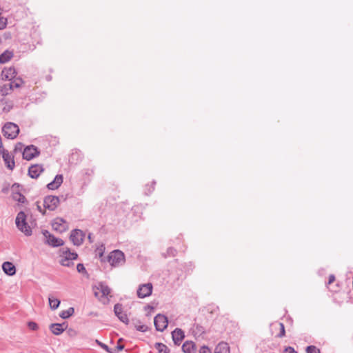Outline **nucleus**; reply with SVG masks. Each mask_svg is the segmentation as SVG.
Here are the masks:
<instances>
[{"label":"nucleus","mask_w":353,"mask_h":353,"mask_svg":"<svg viewBox=\"0 0 353 353\" xmlns=\"http://www.w3.org/2000/svg\"><path fill=\"white\" fill-rule=\"evenodd\" d=\"M172 340L175 344H179L185 337L184 332L179 328H176L172 332Z\"/></svg>","instance_id":"obj_20"},{"label":"nucleus","mask_w":353,"mask_h":353,"mask_svg":"<svg viewBox=\"0 0 353 353\" xmlns=\"http://www.w3.org/2000/svg\"><path fill=\"white\" fill-rule=\"evenodd\" d=\"M43 168L42 165L35 164L31 165L28 169V174L32 179H37L43 172Z\"/></svg>","instance_id":"obj_15"},{"label":"nucleus","mask_w":353,"mask_h":353,"mask_svg":"<svg viewBox=\"0 0 353 353\" xmlns=\"http://www.w3.org/2000/svg\"><path fill=\"white\" fill-rule=\"evenodd\" d=\"M7 19L3 17H0V30H3L6 27Z\"/></svg>","instance_id":"obj_37"},{"label":"nucleus","mask_w":353,"mask_h":353,"mask_svg":"<svg viewBox=\"0 0 353 353\" xmlns=\"http://www.w3.org/2000/svg\"><path fill=\"white\" fill-rule=\"evenodd\" d=\"M88 239L90 242H92L91 234L88 235Z\"/></svg>","instance_id":"obj_47"},{"label":"nucleus","mask_w":353,"mask_h":353,"mask_svg":"<svg viewBox=\"0 0 353 353\" xmlns=\"http://www.w3.org/2000/svg\"><path fill=\"white\" fill-rule=\"evenodd\" d=\"M125 255L123 252L115 250L111 252L108 256V262L112 267H119L124 264Z\"/></svg>","instance_id":"obj_3"},{"label":"nucleus","mask_w":353,"mask_h":353,"mask_svg":"<svg viewBox=\"0 0 353 353\" xmlns=\"http://www.w3.org/2000/svg\"><path fill=\"white\" fill-rule=\"evenodd\" d=\"M155 348L157 349L158 353H170L169 348L163 343H156Z\"/></svg>","instance_id":"obj_29"},{"label":"nucleus","mask_w":353,"mask_h":353,"mask_svg":"<svg viewBox=\"0 0 353 353\" xmlns=\"http://www.w3.org/2000/svg\"><path fill=\"white\" fill-rule=\"evenodd\" d=\"M12 198L14 201L19 203H24L26 201V197L19 192H14L12 193Z\"/></svg>","instance_id":"obj_26"},{"label":"nucleus","mask_w":353,"mask_h":353,"mask_svg":"<svg viewBox=\"0 0 353 353\" xmlns=\"http://www.w3.org/2000/svg\"><path fill=\"white\" fill-rule=\"evenodd\" d=\"M85 234L79 229H74L71 231L70 239L74 245L79 246L83 242Z\"/></svg>","instance_id":"obj_11"},{"label":"nucleus","mask_w":353,"mask_h":353,"mask_svg":"<svg viewBox=\"0 0 353 353\" xmlns=\"http://www.w3.org/2000/svg\"><path fill=\"white\" fill-rule=\"evenodd\" d=\"M52 229L59 233H63L68 229V224L62 218L57 217L52 221Z\"/></svg>","instance_id":"obj_8"},{"label":"nucleus","mask_w":353,"mask_h":353,"mask_svg":"<svg viewBox=\"0 0 353 353\" xmlns=\"http://www.w3.org/2000/svg\"><path fill=\"white\" fill-rule=\"evenodd\" d=\"M1 154H2V157L3 159V161L6 165L7 168L11 170H13L15 166L14 157L5 150H2Z\"/></svg>","instance_id":"obj_14"},{"label":"nucleus","mask_w":353,"mask_h":353,"mask_svg":"<svg viewBox=\"0 0 353 353\" xmlns=\"http://www.w3.org/2000/svg\"><path fill=\"white\" fill-rule=\"evenodd\" d=\"M103 249L104 248L102 246L101 248L99 250H100V253H99L100 257H101L103 256Z\"/></svg>","instance_id":"obj_46"},{"label":"nucleus","mask_w":353,"mask_h":353,"mask_svg":"<svg viewBox=\"0 0 353 353\" xmlns=\"http://www.w3.org/2000/svg\"><path fill=\"white\" fill-rule=\"evenodd\" d=\"M334 280H335L334 275V274H330V276H329L328 284L332 283V282H334Z\"/></svg>","instance_id":"obj_44"},{"label":"nucleus","mask_w":353,"mask_h":353,"mask_svg":"<svg viewBox=\"0 0 353 353\" xmlns=\"http://www.w3.org/2000/svg\"><path fill=\"white\" fill-rule=\"evenodd\" d=\"M199 353H212L211 350L206 345H203L199 350Z\"/></svg>","instance_id":"obj_38"},{"label":"nucleus","mask_w":353,"mask_h":353,"mask_svg":"<svg viewBox=\"0 0 353 353\" xmlns=\"http://www.w3.org/2000/svg\"><path fill=\"white\" fill-rule=\"evenodd\" d=\"M77 270L79 272H81V273H86V270H85V268L83 265V264L82 263H79L77 264Z\"/></svg>","instance_id":"obj_39"},{"label":"nucleus","mask_w":353,"mask_h":353,"mask_svg":"<svg viewBox=\"0 0 353 353\" xmlns=\"http://www.w3.org/2000/svg\"><path fill=\"white\" fill-rule=\"evenodd\" d=\"M43 235L45 236L46 243L52 247H59L63 245L64 242L60 239L55 237L49 231L44 230L42 231Z\"/></svg>","instance_id":"obj_7"},{"label":"nucleus","mask_w":353,"mask_h":353,"mask_svg":"<svg viewBox=\"0 0 353 353\" xmlns=\"http://www.w3.org/2000/svg\"><path fill=\"white\" fill-rule=\"evenodd\" d=\"M28 326L31 330H37L39 328L37 323L34 321H29Z\"/></svg>","instance_id":"obj_36"},{"label":"nucleus","mask_w":353,"mask_h":353,"mask_svg":"<svg viewBox=\"0 0 353 353\" xmlns=\"http://www.w3.org/2000/svg\"><path fill=\"white\" fill-rule=\"evenodd\" d=\"M182 350L184 353H196V347L194 342L185 341L182 345Z\"/></svg>","instance_id":"obj_21"},{"label":"nucleus","mask_w":353,"mask_h":353,"mask_svg":"<svg viewBox=\"0 0 353 353\" xmlns=\"http://www.w3.org/2000/svg\"><path fill=\"white\" fill-rule=\"evenodd\" d=\"M15 224L17 229L26 236H30L32 234L30 226L27 223V216L23 211H20L15 219Z\"/></svg>","instance_id":"obj_1"},{"label":"nucleus","mask_w":353,"mask_h":353,"mask_svg":"<svg viewBox=\"0 0 353 353\" xmlns=\"http://www.w3.org/2000/svg\"><path fill=\"white\" fill-rule=\"evenodd\" d=\"M176 250L173 248H169L167 250L166 254H165V256H174L176 254Z\"/></svg>","instance_id":"obj_35"},{"label":"nucleus","mask_w":353,"mask_h":353,"mask_svg":"<svg viewBox=\"0 0 353 353\" xmlns=\"http://www.w3.org/2000/svg\"><path fill=\"white\" fill-rule=\"evenodd\" d=\"M36 205H37V209L38 210V211L40 212L43 215H44L46 214L45 210L42 209V208L40 205L39 202H37Z\"/></svg>","instance_id":"obj_43"},{"label":"nucleus","mask_w":353,"mask_h":353,"mask_svg":"<svg viewBox=\"0 0 353 353\" xmlns=\"http://www.w3.org/2000/svg\"><path fill=\"white\" fill-rule=\"evenodd\" d=\"M24 84V81L21 77H14L12 81L10 82V85L11 86L12 90L14 88H19Z\"/></svg>","instance_id":"obj_25"},{"label":"nucleus","mask_w":353,"mask_h":353,"mask_svg":"<svg viewBox=\"0 0 353 353\" xmlns=\"http://www.w3.org/2000/svg\"><path fill=\"white\" fill-rule=\"evenodd\" d=\"M272 325L274 327L278 326L280 329V332L277 334L278 337L281 338L285 336V327L283 323H274L272 324Z\"/></svg>","instance_id":"obj_30"},{"label":"nucleus","mask_w":353,"mask_h":353,"mask_svg":"<svg viewBox=\"0 0 353 353\" xmlns=\"http://www.w3.org/2000/svg\"><path fill=\"white\" fill-rule=\"evenodd\" d=\"M117 352L122 350L124 348V346L123 345H118L117 346Z\"/></svg>","instance_id":"obj_45"},{"label":"nucleus","mask_w":353,"mask_h":353,"mask_svg":"<svg viewBox=\"0 0 353 353\" xmlns=\"http://www.w3.org/2000/svg\"><path fill=\"white\" fill-rule=\"evenodd\" d=\"M136 329L138 331L145 332L147 330L148 327L145 325H136Z\"/></svg>","instance_id":"obj_40"},{"label":"nucleus","mask_w":353,"mask_h":353,"mask_svg":"<svg viewBox=\"0 0 353 353\" xmlns=\"http://www.w3.org/2000/svg\"><path fill=\"white\" fill-rule=\"evenodd\" d=\"M12 90L11 86L9 83H0V95L2 97H6Z\"/></svg>","instance_id":"obj_24"},{"label":"nucleus","mask_w":353,"mask_h":353,"mask_svg":"<svg viewBox=\"0 0 353 353\" xmlns=\"http://www.w3.org/2000/svg\"><path fill=\"white\" fill-rule=\"evenodd\" d=\"M49 305L52 310H54L57 309L60 305V301L58 299L50 296L48 298Z\"/></svg>","instance_id":"obj_28"},{"label":"nucleus","mask_w":353,"mask_h":353,"mask_svg":"<svg viewBox=\"0 0 353 353\" xmlns=\"http://www.w3.org/2000/svg\"><path fill=\"white\" fill-rule=\"evenodd\" d=\"M60 263L63 266H65V267H70L73 265V261L66 259V258H64L63 256L61 259Z\"/></svg>","instance_id":"obj_32"},{"label":"nucleus","mask_w":353,"mask_h":353,"mask_svg":"<svg viewBox=\"0 0 353 353\" xmlns=\"http://www.w3.org/2000/svg\"><path fill=\"white\" fill-rule=\"evenodd\" d=\"M63 257L70 259L72 261L75 260L78 255L75 252H71L70 251H65L63 253Z\"/></svg>","instance_id":"obj_31"},{"label":"nucleus","mask_w":353,"mask_h":353,"mask_svg":"<svg viewBox=\"0 0 353 353\" xmlns=\"http://www.w3.org/2000/svg\"><path fill=\"white\" fill-rule=\"evenodd\" d=\"M60 203V199L57 196L49 195L44 198L43 206L45 209L54 211Z\"/></svg>","instance_id":"obj_6"},{"label":"nucleus","mask_w":353,"mask_h":353,"mask_svg":"<svg viewBox=\"0 0 353 353\" xmlns=\"http://www.w3.org/2000/svg\"><path fill=\"white\" fill-rule=\"evenodd\" d=\"M63 176L62 174H57L52 181L47 185V188L50 190L58 189L63 183Z\"/></svg>","instance_id":"obj_17"},{"label":"nucleus","mask_w":353,"mask_h":353,"mask_svg":"<svg viewBox=\"0 0 353 353\" xmlns=\"http://www.w3.org/2000/svg\"><path fill=\"white\" fill-rule=\"evenodd\" d=\"M13 57V52L10 50H5L0 55V63H6L8 62Z\"/></svg>","instance_id":"obj_23"},{"label":"nucleus","mask_w":353,"mask_h":353,"mask_svg":"<svg viewBox=\"0 0 353 353\" xmlns=\"http://www.w3.org/2000/svg\"><path fill=\"white\" fill-rule=\"evenodd\" d=\"M157 184V181L155 180H152L143 185V192L145 196H150L152 194V192L155 190V186Z\"/></svg>","instance_id":"obj_19"},{"label":"nucleus","mask_w":353,"mask_h":353,"mask_svg":"<svg viewBox=\"0 0 353 353\" xmlns=\"http://www.w3.org/2000/svg\"><path fill=\"white\" fill-rule=\"evenodd\" d=\"M74 307H69L66 310L61 311L59 314V316L63 319H66L70 317L71 316H72L74 314Z\"/></svg>","instance_id":"obj_27"},{"label":"nucleus","mask_w":353,"mask_h":353,"mask_svg":"<svg viewBox=\"0 0 353 353\" xmlns=\"http://www.w3.org/2000/svg\"><path fill=\"white\" fill-rule=\"evenodd\" d=\"M2 270L10 276H14L17 271L15 265L10 261H5L2 263Z\"/></svg>","instance_id":"obj_16"},{"label":"nucleus","mask_w":353,"mask_h":353,"mask_svg":"<svg viewBox=\"0 0 353 353\" xmlns=\"http://www.w3.org/2000/svg\"><path fill=\"white\" fill-rule=\"evenodd\" d=\"M307 353H320V350L314 345H310L306 348Z\"/></svg>","instance_id":"obj_33"},{"label":"nucleus","mask_w":353,"mask_h":353,"mask_svg":"<svg viewBox=\"0 0 353 353\" xmlns=\"http://www.w3.org/2000/svg\"><path fill=\"white\" fill-rule=\"evenodd\" d=\"M23 147V145L21 143H18L15 145L14 151L15 152H17V151L21 152L22 150Z\"/></svg>","instance_id":"obj_42"},{"label":"nucleus","mask_w":353,"mask_h":353,"mask_svg":"<svg viewBox=\"0 0 353 353\" xmlns=\"http://www.w3.org/2000/svg\"><path fill=\"white\" fill-rule=\"evenodd\" d=\"M17 76V71L14 68H5L1 73V79L2 81H11Z\"/></svg>","instance_id":"obj_13"},{"label":"nucleus","mask_w":353,"mask_h":353,"mask_svg":"<svg viewBox=\"0 0 353 353\" xmlns=\"http://www.w3.org/2000/svg\"><path fill=\"white\" fill-rule=\"evenodd\" d=\"M154 324L157 331L163 332L168 327V318L163 314H159L154 319Z\"/></svg>","instance_id":"obj_10"},{"label":"nucleus","mask_w":353,"mask_h":353,"mask_svg":"<svg viewBox=\"0 0 353 353\" xmlns=\"http://www.w3.org/2000/svg\"><path fill=\"white\" fill-rule=\"evenodd\" d=\"M94 296L103 304L109 302V295L110 294V288L103 283H99L93 288Z\"/></svg>","instance_id":"obj_2"},{"label":"nucleus","mask_w":353,"mask_h":353,"mask_svg":"<svg viewBox=\"0 0 353 353\" xmlns=\"http://www.w3.org/2000/svg\"><path fill=\"white\" fill-rule=\"evenodd\" d=\"M114 312L117 317L125 325L129 324V319L125 312L123 310L122 305L117 303L114 306Z\"/></svg>","instance_id":"obj_12"},{"label":"nucleus","mask_w":353,"mask_h":353,"mask_svg":"<svg viewBox=\"0 0 353 353\" xmlns=\"http://www.w3.org/2000/svg\"><path fill=\"white\" fill-rule=\"evenodd\" d=\"M96 343L98 345H99L103 349H104L105 351H107L108 352H109V353H117V352H112L107 345L100 342L99 340H96Z\"/></svg>","instance_id":"obj_34"},{"label":"nucleus","mask_w":353,"mask_h":353,"mask_svg":"<svg viewBox=\"0 0 353 353\" xmlns=\"http://www.w3.org/2000/svg\"><path fill=\"white\" fill-rule=\"evenodd\" d=\"M214 353H230L229 345L225 342H220L216 346Z\"/></svg>","instance_id":"obj_22"},{"label":"nucleus","mask_w":353,"mask_h":353,"mask_svg":"<svg viewBox=\"0 0 353 353\" xmlns=\"http://www.w3.org/2000/svg\"><path fill=\"white\" fill-rule=\"evenodd\" d=\"M2 132L7 139H14L19 134V128L17 124L8 122L3 125Z\"/></svg>","instance_id":"obj_4"},{"label":"nucleus","mask_w":353,"mask_h":353,"mask_svg":"<svg viewBox=\"0 0 353 353\" xmlns=\"http://www.w3.org/2000/svg\"><path fill=\"white\" fill-rule=\"evenodd\" d=\"M153 290V285L151 283L141 284L137 290V295L139 299H145L150 296Z\"/></svg>","instance_id":"obj_5"},{"label":"nucleus","mask_w":353,"mask_h":353,"mask_svg":"<svg viewBox=\"0 0 353 353\" xmlns=\"http://www.w3.org/2000/svg\"><path fill=\"white\" fill-rule=\"evenodd\" d=\"M284 353H297V352L292 347L289 346L285 349Z\"/></svg>","instance_id":"obj_41"},{"label":"nucleus","mask_w":353,"mask_h":353,"mask_svg":"<svg viewBox=\"0 0 353 353\" xmlns=\"http://www.w3.org/2000/svg\"><path fill=\"white\" fill-rule=\"evenodd\" d=\"M67 328V325L65 323H52L50 325V331L54 335H59L64 332V330Z\"/></svg>","instance_id":"obj_18"},{"label":"nucleus","mask_w":353,"mask_h":353,"mask_svg":"<svg viewBox=\"0 0 353 353\" xmlns=\"http://www.w3.org/2000/svg\"><path fill=\"white\" fill-rule=\"evenodd\" d=\"M40 154L39 150L33 145L26 147L23 151V158L27 161H30L38 157Z\"/></svg>","instance_id":"obj_9"}]
</instances>
